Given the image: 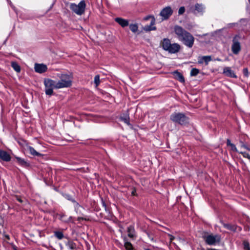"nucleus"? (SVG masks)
I'll use <instances>...</instances> for the list:
<instances>
[{
    "mask_svg": "<svg viewBox=\"0 0 250 250\" xmlns=\"http://www.w3.org/2000/svg\"><path fill=\"white\" fill-rule=\"evenodd\" d=\"M174 31L179 41L189 48L192 47L194 38L190 33L178 25L174 27Z\"/></svg>",
    "mask_w": 250,
    "mask_h": 250,
    "instance_id": "f257e3e1",
    "label": "nucleus"
},
{
    "mask_svg": "<svg viewBox=\"0 0 250 250\" xmlns=\"http://www.w3.org/2000/svg\"><path fill=\"white\" fill-rule=\"evenodd\" d=\"M59 80L56 82V89L69 87L72 85L71 74L62 73L58 75Z\"/></svg>",
    "mask_w": 250,
    "mask_h": 250,
    "instance_id": "f03ea898",
    "label": "nucleus"
},
{
    "mask_svg": "<svg viewBox=\"0 0 250 250\" xmlns=\"http://www.w3.org/2000/svg\"><path fill=\"white\" fill-rule=\"evenodd\" d=\"M162 46L164 50L168 51L170 53H176L180 49V45L179 44L177 43L171 44L169 40L167 39H164Z\"/></svg>",
    "mask_w": 250,
    "mask_h": 250,
    "instance_id": "7ed1b4c3",
    "label": "nucleus"
},
{
    "mask_svg": "<svg viewBox=\"0 0 250 250\" xmlns=\"http://www.w3.org/2000/svg\"><path fill=\"white\" fill-rule=\"evenodd\" d=\"M170 119L172 122L181 125H184L188 123V118L182 113H173L170 115Z\"/></svg>",
    "mask_w": 250,
    "mask_h": 250,
    "instance_id": "20e7f679",
    "label": "nucleus"
},
{
    "mask_svg": "<svg viewBox=\"0 0 250 250\" xmlns=\"http://www.w3.org/2000/svg\"><path fill=\"white\" fill-rule=\"evenodd\" d=\"M70 9L75 14L81 15L84 13L85 8V3L84 0L80 1L78 4L71 3Z\"/></svg>",
    "mask_w": 250,
    "mask_h": 250,
    "instance_id": "39448f33",
    "label": "nucleus"
},
{
    "mask_svg": "<svg viewBox=\"0 0 250 250\" xmlns=\"http://www.w3.org/2000/svg\"><path fill=\"white\" fill-rule=\"evenodd\" d=\"M45 92L47 95L51 96L53 94V89L56 88V82L49 79L44 80Z\"/></svg>",
    "mask_w": 250,
    "mask_h": 250,
    "instance_id": "423d86ee",
    "label": "nucleus"
},
{
    "mask_svg": "<svg viewBox=\"0 0 250 250\" xmlns=\"http://www.w3.org/2000/svg\"><path fill=\"white\" fill-rule=\"evenodd\" d=\"M203 238L209 245H214L220 241V236L219 235L204 234L203 235Z\"/></svg>",
    "mask_w": 250,
    "mask_h": 250,
    "instance_id": "0eeeda50",
    "label": "nucleus"
},
{
    "mask_svg": "<svg viewBox=\"0 0 250 250\" xmlns=\"http://www.w3.org/2000/svg\"><path fill=\"white\" fill-rule=\"evenodd\" d=\"M240 37L235 36L232 40L231 50L234 54H238L241 50V45L239 42Z\"/></svg>",
    "mask_w": 250,
    "mask_h": 250,
    "instance_id": "6e6552de",
    "label": "nucleus"
},
{
    "mask_svg": "<svg viewBox=\"0 0 250 250\" xmlns=\"http://www.w3.org/2000/svg\"><path fill=\"white\" fill-rule=\"evenodd\" d=\"M173 11L170 6L164 8L161 12L160 15L163 17V20L167 19L172 14Z\"/></svg>",
    "mask_w": 250,
    "mask_h": 250,
    "instance_id": "1a4fd4ad",
    "label": "nucleus"
},
{
    "mask_svg": "<svg viewBox=\"0 0 250 250\" xmlns=\"http://www.w3.org/2000/svg\"><path fill=\"white\" fill-rule=\"evenodd\" d=\"M35 71L39 73H42L47 70V66L43 63H35L34 66Z\"/></svg>",
    "mask_w": 250,
    "mask_h": 250,
    "instance_id": "9d476101",
    "label": "nucleus"
},
{
    "mask_svg": "<svg viewBox=\"0 0 250 250\" xmlns=\"http://www.w3.org/2000/svg\"><path fill=\"white\" fill-rule=\"evenodd\" d=\"M0 159L3 161L9 162L11 160V156L6 151L0 149Z\"/></svg>",
    "mask_w": 250,
    "mask_h": 250,
    "instance_id": "9b49d317",
    "label": "nucleus"
},
{
    "mask_svg": "<svg viewBox=\"0 0 250 250\" xmlns=\"http://www.w3.org/2000/svg\"><path fill=\"white\" fill-rule=\"evenodd\" d=\"M223 73L227 76L231 78H236V75L229 67H226L224 68Z\"/></svg>",
    "mask_w": 250,
    "mask_h": 250,
    "instance_id": "f8f14e48",
    "label": "nucleus"
},
{
    "mask_svg": "<svg viewBox=\"0 0 250 250\" xmlns=\"http://www.w3.org/2000/svg\"><path fill=\"white\" fill-rule=\"evenodd\" d=\"M115 21L123 27H125L128 25V21L121 18H116Z\"/></svg>",
    "mask_w": 250,
    "mask_h": 250,
    "instance_id": "ddd939ff",
    "label": "nucleus"
},
{
    "mask_svg": "<svg viewBox=\"0 0 250 250\" xmlns=\"http://www.w3.org/2000/svg\"><path fill=\"white\" fill-rule=\"evenodd\" d=\"M222 224L226 229L232 231H235L236 230L237 226L235 225L231 224H226L223 222H221Z\"/></svg>",
    "mask_w": 250,
    "mask_h": 250,
    "instance_id": "4468645a",
    "label": "nucleus"
},
{
    "mask_svg": "<svg viewBox=\"0 0 250 250\" xmlns=\"http://www.w3.org/2000/svg\"><path fill=\"white\" fill-rule=\"evenodd\" d=\"M72 202L74 203V207L75 210L78 214H82L81 208H82V207L79 205L75 200H72Z\"/></svg>",
    "mask_w": 250,
    "mask_h": 250,
    "instance_id": "2eb2a0df",
    "label": "nucleus"
},
{
    "mask_svg": "<svg viewBox=\"0 0 250 250\" xmlns=\"http://www.w3.org/2000/svg\"><path fill=\"white\" fill-rule=\"evenodd\" d=\"M173 75L174 77L181 82H184L185 81L184 78L182 74L180 72L176 71L173 72Z\"/></svg>",
    "mask_w": 250,
    "mask_h": 250,
    "instance_id": "dca6fc26",
    "label": "nucleus"
},
{
    "mask_svg": "<svg viewBox=\"0 0 250 250\" xmlns=\"http://www.w3.org/2000/svg\"><path fill=\"white\" fill-rule=\"evenodd\" d=\"M27 150L29 151V153L33 156H42V154L36 151V150L32 146H28Z\"/></svg>",
    "mask_w": 250,
    "mask_h": 250,
    "instance_id": "f3484780",
    "label": "nucleus"
},
{
    "mask_svg": "<svg viewBox=\"0 0 250 250\" xmlns=\"http://www.w3.org/2000/svg\"><path fill=\"white\" fill-rule=\"evenodd\" d=\"M65 245L71 250L76 248V244L71 240H68V241L65 243Z\"/></svg>",
    "mask_w": 250,
    "mask_h": 250,
    "instance_id": "a211bd4d",
    "label": "nucleus"
},
{
    "mask_svg": "<svg viewBox=\"0 0 250 250\" xmlns=\"http://www.w3.org/2000/svg\"><path fill=\"white\" fill-rule=\"evenodd\" d=\"M195 10L198 12V13L203 14L204 11V7L202 4H196L195 5Z\"/></svg>",
    "mask_w": 250,
    "mask_h": 250,
    "instance_id": "6ab92c4d",
    "label": "nucleus"
},
{
    "mask_svg": "<svg viewBox=\"0 0 250 250\" xmlns=\"http://www.w3.org/2000/svg\"><path fill=\"white\" fill-rule=\"evenodd\" d=\"M18 163L21 166L23 167H28L29 166L28 163L25 161L24 159H22L20 157L16 158Z\"/></svg>",
    "mask_w": 250,
    "mask_h": 250,
    "instance_id": "aec40b11",
    "label": "nucleus"
},
{
    "mask_svg": "<svg viewBox=\"0 0 250 250\" xmlns=\"http://www.w3.org/2000/svg\"><path fill=\"white\" fill-rule=\"evenodd\" d=\"M66 217V215L64 214L61 215L60 216V219L62 221L65 222H73L72 221V217L71 216H69L67 218Z\"/></svg>",
    "mask_w": 250,
    "mask_h": 250,
    "instance_id": "412c9836",
    "label": "nucleus"
},
{
    "mask_svg": "<svg viewBox=\"0 0 250 250\" xmlns=\"http://www.w3.org/2000/svg\"><path fill=\"white\" fill-rule=\"evenodd\" d=\"M128 236L132 238L134 236V229L132 226H130L127 228Z\"/></svg>",
    "mask_w": 250,
    "mask_h": 250,
    "instance_id": "4be33fe9",
    "label": "nucleus"
},
{
    "mask_svg": "<svg viewBox=\"0 0 250 250\" xmlns=\"http://www.w3.org/2000/svg\"><path fill=\"white\" fill-rule=\"evenodd\" d=\"M11 66L12 68L17 72H20L21 71V67L20 65L16 62H12Z\"/></svg>",
    "mask_w": 250,
    "mask_h": 250,
    "instance_id": "5701e85b",
    "label": "nucleus"
},
{
    "mask_svg": "<svg viewBox=\"0 0 250 250\" xmlns=\"http://www.w3.org/2000/svg\"><path fill=\"white\" fill-rule=\"evenodd\" d=\"M54 235L59 240L62 239L64 237L63 233L61 231H55Z\"/></svg>",
    "mask_w": 250,
    "mask_h": 250,
    "instance_id": "b1692460",
    "label": "nucleus"
},
{
    "mask_svg": "<svg viewBox=\"0 0 250 250\" xmlns=\"http://www.w3.org/2000/svg\"><path fill=\"white\" fill-rule=\"evenodd\" d=\"M120 119L125 124L129 125V117L128 115H126L125 116H121Z\"/></svg>",
    "mask_w": 250,
    "mask_h": 250,
    "instance_id": "393cba45",
    "label": "nucleus"
},
{
    "mask_svg": "<svg viewBox=\"0 0 250 250\" xmlns=\"http://www.w3.org/2000/svg\"><path fill=\"white\" fill-rule=\"evenodd\" d=\"M129 28L132 32L135 33L137 31L138 27L137 24H131L129 25Z\"/></svg>",
    "mask_w": 250,
    "mask_h": 250,
    "instance_id": "a878e982",
    "label": "nucleus"
},
{
    "mask_svg": "<svg viewBox=\"0 0 250 250\" xmlns=\"http://www.w3.org/2000/svg\"><path fill=\"white\" fill-rule=\"evenodd\" d=\"M124 246L126 250H134L132 244L128 242H125Z\"/></svg>",
    "mask_w": 250,
    "mask_h": 250,
    "instance_id": "bb28decb",
    "label": "nucleus"
},
{
    "mask_svg": "<svg viewBox=\"0 0 250 250\" xmlns=\"http://www.w3.org/2000/svg\"><path fill=\"white\" fill-rule=\"evenodd\" d=\"M202 59L204 60V62H205L206 65H208V62L211 61V57L210 56H202Z\"/></svg>",
    "mask_w": 250,
    "mask_h": 250,
    "instance_id": "cd10ccee",
    "label": "nucleus"
},
{
    "mask_svg": "<svg viewBox=\"0 0 250 250\" xmlns=\"http://www.w3.org/2000/svg\"><path fill=\"white\" fill-rule=\"evenodd\" d=\"M199 73V70L197 68H192L190 71V75L195 76Z\"/></svg>",
    "mask_w": 250,
    "mask_h": 250,
    "instance_id": "c85d7f7f",
    "label": "nucleus"
},
{
    "mask_svg": "<svg viewBox=\"0 0 250 250\" xmlns=\"http://www.w3.org/2000/svg\"><path fill=\"white\" fill-rule=\"evenodd\" d=\"M239 143L242 148H244L249 151H250V148L247 145H246L242 141L240 140Z\"/></svg>",
    "mask_w": 250,
    "mask_h": 250,
    "instance_id": "c756f323",
    "label": "nucleus"
},
{
    "mask_svg": "<svg viewBox=\"0 0 250 250\" xmlns=\"http://www.w3.org/2000/svg\"><path fill=\"white\" fill-rule=\"evenodd\" d=\"M94 83L97 86H98L100 83V77L99 75H96L95 76V78H94Z\"/></svg>",
    "mask_w": 250,
    "mask_h": 250,
    "instance_id": "7c9ffc66",
    "label": "nucleus"
},
{
    "mask_svg": "<svg viewBox=\"0 0 250 250\" xmlns=\"http://www.w3.org/2000/svg\"><path fill=\"white\" fill-rule=\"evenodd\" d=\"M144 29L146 31H151L155 30L156 27L155 26L152 27L151 25H147L145 27Z\"/></svg>",
    "mask_w": 250,
    "mask_h": 250,
    "instance_id": "2f4dec72",
    "label": "nucleus"
},
{
    "mask_svg": "<svg viewBox=\"0 0 250 250\" xmlns=\"http://www.w3.org/2000/svg\"><path fill=\"white\" fill-rule=\"evenodd\" d=\"M244 249L245 250H250L249 243L247 241H244L243 242Z\"/></svg>",
    "mask_w": 250,
    "mask_h": 250,
    "instance_id": "473e14b6",
    "label": "nucleus"
},
{
    "mask_svg": "<svg viewBox=\"0 0 250 250\" xmlns=\"http://www.w3.org/2000/svg\"><path fill=\"white\" fill-rule=\"evenodd\" d=\"M149 18H151V25H153L155 23V19L152 16H147L145 18V20H148Z\"/></svg>",
    "mask_w": 250,
    "mask_h": 250,
    "instance_id": "72a5a7b5",
    "label": "nucleus"
},
{
    "mask_svg": "<svg viewBox=\"0 0 250 250\" xmlns=\"http://www.w3.org/2000/svg\"><path fill=\"white\" fill-rule=\"evenodd\" d=\"M239 153L241 154L244 157L248 158V159L250 160V155L247 152H240Z\"/></svg>",
    "mask_w": 250,
    "mask_h": 250,
    "instance_id": "f704fd0d",
    "label": "nucleus"
},
{
    "mask_svg": "<svg viewBox=\"0 0 250 250\" xmlns=\"http://www.w3.org/2000/svg\"><path fill=\"white\" fill-rule=\"evenodd\" d=\"M185 11V8L184 6H182L180 7L179 11H178V14L179 15L183 14Z\"/></svg>",
    "mask_w": 250,
    "mask_h": 250,
    "instance_id": "c9c22d12",
    "label": "nucleus"
},
{
    "mask_svg": "<svg viewBox=\"0 0 250 250\" xmlns=\"http://www.w3.org/2000/svg\"><path fill=\"white\" fill-rule=\"evenodd\" d=\"M230 147H231V149L233 151H234L236 152H238V151L234 144H232V145H231Z\"/></svg>",
    "mask_w": 250,
    "mask_h": 250,
    "instance_id": "e433bc0d",
    "label": "nucleus"
},
{
    "mask_svg": "<svg viewBox=\"0 0 250 250\" xmlns=\"http://www.w3.org/2000/svg\"><path fill=\"white\" fill-rule=\"evenodd\" d=\"M243 73L245 76L246 77L248 76V70L247 68H244L243 69Z\"/></svg>",
    "mask_w": 250,
    "mask_h": 250,
    "instance_id": "4c0bfd02",
    "label": "nucleus"
},
{
    "mask_svg": "<svg viewBox=\"0 0 250 250\" xmlns=\"http://www.w3.org/2000/svg\"><path fill=\"white\" fill-rule=\"evenodd\" d=\"M198 62L200 64L203 63L204 62V60L202 59V57H199L198 58Z\"/></svg>",
    "mask_w": 250,
    "mask_h": 250,
    "instance_id": "58836bf2",
    "label": "nucleus"
},
{
    "mask_svg": "<svg viewBox=\"0 0 250 250\" xmlns=\"http://www.w3.org/2000/svg\"><path fill=\"white\" fill-rule=\"evenodd\" d=\"M168 236L169 237L170 242L172 243V240L175 239V237H174L173 236H172V235L169 234H168Z\"/></svg>",
    "mask_w": 250,
    "mask_h": 250,
    "instance_id": "ea45409f",
    "label": "nucleus"
},
{
    "mask_svg": "<svg viewBox=\"0 0 250 250\" xmlns=\"http://www.w3.org/2000/svg\"><path fill=\"white\" fill-rule=\"evenodd\" d=\"M16 199L20 203H22L23 202V201L22 200V199L19 196H17L16 197Z\"/></svg>",
    "mask_w": 250,
    "mask_h": 250,
    "instance_id": "a19ab883",
    "label": "nucleus"
},
{
    "mask_svg": "<svg viewBox=\"0 0 250 250\" xmlns=\"http://www.w3.org/2000/svg\"><path fill=\"white\" fill-rule=\"evenodd\" d=\"M232 143H231L230 140L229 139H228L227 141V145L228 146H231V145H232Z\"/></svg>",
    "mask_w": 250,
    "mask_h": 250,
    "instance_id": "79ce46f5",
    "label": "nucleus"
},
{
    "mask_svg": "<svg viewBox=\"0 0 250 250\" xmlns=\"http://www.w3.org/2000/svg\"><path fill=\"white\" fill-rule=\"evenodd\" d=\"M77 220L78 221H80L81 220H86V219L85 218H83V217H79L77 218Z\"/></svg>",
    "mask_w": 250,
    "mask_h": 250,
    "instance_id": "37998d69",
    "label": "nucleus"
},
{
    "mask_svg": "<svg viewBox=\"0 0 250 250\" xmlns=\"http://www.w3.org/2000/svg\"><path fill=\"white\" fill-rule=\"evenodd\" d=\"M148 237H149V238L151 240H153V238L152 237H151L150 235H149V234H148Z\"/></svg>",
    "mask_w": 250,
    "mask_h": 250,
    "instance_id": "c03bdc74",
    "label": "nucleus"
},
{
    "mask_svg": "<svg viewBox=\"0 0 250 250\" xmlns=\"http://www.w3.org/2000/svg\"><path fill=\"white\" fill-rule=\"evenodd\" d=\"M136 191L135 190H134L133 191H132V194L133 195H135V193Z\"/></svg>",
    "mask_w": 250,
    "mask_h": 250,
    "instance_id": "a18cd8bd",
    "label": "nucleus"
},
{
    "mask_svg": "<svg viewBox=\"0 0 250 250\" xmlns=\"http://www.w3.org/2000/svg\"><path fill=\"white\" fill-rule=\"evenodd\" d=\"M68 199L69 200H71V201H72V200H73V199L70 198V197L69 196H68Z\"/></svg>",
    "mask_w": 250,
    "mask_h": 250,
    "instance_id": "49530a36",
    "label": "nucleus"
},
{
    "mask_svg": "<svg viewBox=\"0 0 250 250\" xmlns=\"http://www.w3.org/2000/svg\"><path fill=\"white\" fill-rule=\"evenodd\" d=\"M177 239L179 241H182V240L180 238H178Z\"/></svg>",
    "mask_w": 250,
    "mask_h": 250,
    "instance_id": "de8ad7c7",
    "label": "nucleus"
},
{
    "mask_svg": "<svg viewBox=\"0 0 250 250\" xmlns=\"http://www.w3.org/2000/svg\"><path fill=\"white\" fill-rule=\"evenodd\" d=\"M216 60H217V61H221V59H219V58H217V59H216Z\"/></svg>",
    "mask_w": 250,
    "mask_h": 250,
    "instance_id": "09e8293b",
    "label": "nucleus"
},
{
    "mask_svg": "<svg viewBox=\"0 0 250 250\" xmlns=\"http://www.w3.org/2000/svg\"><path fill=\"white\" fill-rule=\"evenodd\" d=\"M6 237L8 239H9V236H8V235H6Z\"/></svg>",
    "mask_w": 250,
    "mask_h": 250,
    "instance_id": "8fccbe9b",
    "label": "nucleus"
},
{
    "mask_svg": "<svg viewBox=\"0 0 250 250\" xmlns=\"http://www.w3.org/2000/svg\"><path fill=\"white\" fill-rule=\"evenodd\" d=\"M145 250H150V249H145Z\"/></svg>",
    "mask_w": 250,
    "mask_h": 250,
    "instance_id": "3c124183",
    "label": "nucleus"
},
{
    "mask_svg": "<svg viewBox=\"0 0 250 250\" xmlns=\"http://www.w3.org/2000/svg\"><path fill=\"white\" fill-rule=\"evenodd\" d=\"M249 2H250V0H249Z\"/></svg>",
    "mask_w": 250,
    "mask_h": 250,
    "instance_id": "603ef678",
    "label": "nucleus"
}]
</instances>
